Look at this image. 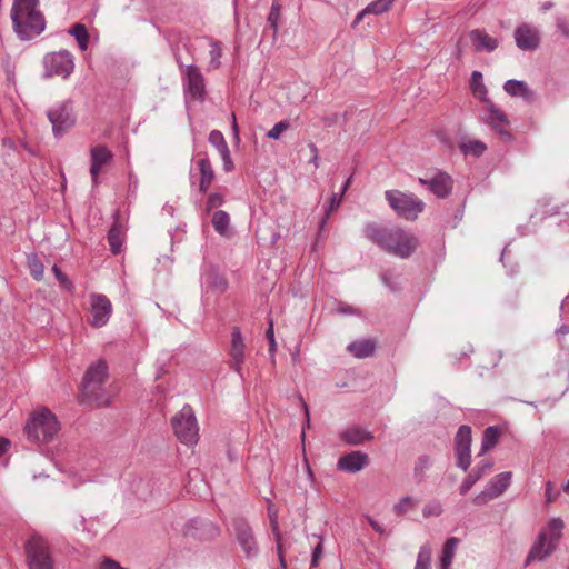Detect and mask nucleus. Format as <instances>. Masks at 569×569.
<instances>
[{
    "label": "nucleus",
    "instance_id": "nucleus-1",
    "mask_svg": "<svg viewBox=\"0 0 569 569\" xmlns=\"http://www.w3.org/2000/svg\"><path fill=\"white\" fill-rule=\"evenodd\" d=\"M363 233L379 248L401 259L409 258L419 246L418 238L400 227H385L370 222L365 227Z\"/></svg>",
    "mask_w": 569,
    "mask_h": 569
},
{
    "label": "nucleus",
    "instance_id": "nucleus-2",
    "mask_svg": "<svg viewBox=\"0 0 569 569\" xmlns=\"http://www.w3.org/2000/svg\"><path fill=\"white\" fill-rule=\"evenodd\" d=\"M38 7L39 0H13L10 18L21 40H29L44 31L46 20Z\"/></svg>",
    "mask_w": 569,
    "mask_h": 569
},
{
    "label": "nucleus",
    "instance_id": "nucleus-3",
    "mask_svg": "<svg viewBox=\"0 0 569 569\" xmlns=\"http://www.w3.org/2000/svg\"><path fill=\"white\" fill-rule=\"evenodd\" d=\"M108 378V366L100 359L91 365L82 382V395L98 407H107L111 403V393L106 390L104 383Z\"/></svg>",
    "mask_w": 569,
    "mask_h": 569
},
{
    "label": "nucleus",
    "instance_id": "nucleus-4",
    "mask_svg": "<svg viewBox=\"0 0 569 569\" xmlns=\"http://www.w3.org/2000/svg\"><path fill=\"white\" fill-rule=\"evenodd\" d=\"M563 527L565 523L560 518L550 519L547 526L539 532L525 565L528 566L533 560L542 561L547 559L557 549L558 542L562 537Z\"/></svg>",
    "mask_w": 569,
    "mask_h": 569
},
{
    "label": "nucleus",
    "instance_id": "nucleus-5",
    "mask_svg": "<svg viewBox=\"0 0 569 569\" xmlns=\"http://www.w3.org/2000/svg\"><path fill=\"white\" fill-rule=\"evenodd\" d=\"M59 429L56 416L47 408L34 411L26 425L28 439L37 442L51 441Z\"/></svg>",
    "mask_w": 569,
    "mask_h": 569
},
{
    "label": "nucleus",
    "instance_id": "nucleus-6",
    "mask_svg": "<svg viewBox=\"0 0 569 569\" xmlns=\"http://www.w3.org/2000/svg\"><path fill=\"white\" fill-rule=\"evenodd\" d=\"M385 198L393 211L406 220H416L419 213L425 210V202L413 193L387 190Z\"/></svg>",
    "mask_w": 569,
    "mask_h": 569
},
{
    "label": "nucleus",
    "instance_id": "nucleus-7",
    "mask_svg": "<svg viewBox=\"0 0 569 569\" xmlns=\"http://www.w3.org/2000/svg\"><path fill=\"white\" fill-rule=\"evenodd\" d=\"M27 563L29 569H53V559L48 541L32 535L24 543Z\"/></svg>",
    "mask_w": 569,
    "mask_h": 569
},
{
    "label": "nucleus",
    "instance_id": "nucleus-8",
    "mask_svg": "<svg viewBox=\"0 0 569 569\" xmlns=\"http://www.w3.org/2000/svg\"><path fill=\"white\" fill-rule=\"evenodd\" d=\"M171 425L177 438L186 445H194L199 438V428L193 410L186 405L171 419Z\"/></svg>",
    "mask_w": 569,
    "mask_h": 569
},
{
    "label": "nucleus",
    "instance_id": "nucleus-9",
    "mask_svg": "<svg viewBox=\"0 0 569 569\" xmlns=\"http://www.w3.org/2000/svg\"><path fill=\"white\" fill-rule=\"evenodd\" d=\"M56 138L62 137L76 124V114L71 100L61 101L47 111Z\"/></svg>",
    "mask_w": 569,
    "mask_h": 569
},
{
    "label": "nucleus",
    "instance_id": "nucleus-10",
    "mask_svg": "<svg viewBox=\"0 0 569 569\" xmlns=\"http://www.w3.org/2000/svg\"><path fill=\"white\" fill-rule=\"evenodd\" d=\"M43 66L46 78L57 76L66 79L72 73L74 62L73 57L69 51L61 50L46 54L43 58Z\"/></svg>",
    "mask_w": 569,
    "mask_h": 569
},
{
    "label": "nucleus",
    "instance_id": "nucleus-11",
    "mask_svg": "<svg viewBox=\"0 0 569 569\" xmlns=\"http://www.w3.org/2000/svg\"><path fill=\"white\" fill-rule=\"evenodd\" d=\"M232 529L236 541L246 557L249 559L257 557L259 553V546L249 522L243 518H234L232 521Z\"/></svg>",
    "mask_w": 569,
    "mask_h": 569
},
{
    "label": "nucleus",
    "instance_id": "nucleus-12",
    "mask_svg": "<svg viewBox=\"0 0 569 569\" xmlns=\"http://www.w3.org/2000/svg\"><path fill=\"white\" fill-rule=\"evenodd\" d=\"M471 428L467 425L459 427L455 437L456 465L467 471L471 465Z\"/></svg>",
    "mask_w": 569,
    "mask_h": 569
},
{
    "label": "nucleus",
    "instance_id": "nucleus-13",
    "mask_svg": "<svg viewBox=\"0 0 569 569\" xmlns=\"http://www.w3.org/2000/svg\"><path fill=\"white\" fill-rule=\"evenodd\" d=\"M186 97L197 101H203L206 94L204 79L199 68L194 64L187 67L183 76Z\"/></svg>",
    "mask_w": 569,
    "mask_h": 569
},
{
    "label": "nucleus",
    "instance_id": "nucleus-14",
    "mask_svg": "<svg viewBox=\"0 0 569 569\" xmlns=\"http://www.w3.org/2000/svg\"><path fill=\"white\" fill-rule=\"evenodd\" d=\"M90 307L91 326L94 328L106 326L112 313L111 301L104 295L93 293L90 296Z\"/></svg>",
    "mask_w": 569,
    "mask_h": 569
},
{
    "label": "nucleus",
    "instance_id": "nucleus-15",
    "mask_svg": "<svg viewBox=\"0 0 569 569\" xmlns=\"http://www.w3.org/2000/svg\"><path fill=\"white\" fill-rule=\"evenodd\" d=\"M246 343L239 327H233L231 331V343L229 350V366L241 378L243 377L242 365L244 362Z\"/></svg>",
    "mask_w": 569,
    "mask_h": 569
},
{
    "label": "nucleus",
    "instance_id": "nucleus-16",
    "mask_svg": "<svg viewBox=\"0 0 569 569\" xmlns=\"http://www.w3.org/2000/svg\"><path fill=\"white\" fill-rule=\"evenodd\" d=\"M487 114L483 122L490 126L503 140L509 141L511 133L508 131L509 120L507 116L495 106L492 101L486 104Z\"/></svg>",
    "mask_w": 569,
    "mask_h": 569
},
{
    "label": "nucleus",
    "instance_id": "nucleus-17",
    "mask_svg": "<svg viewBox=\"0 0 569 569\" xmlns=\"http://www.w3.org/2000/svg\"><path fill=\"white\" fill-rule=\"evenodd\" d=\"M516 46L523 51H535L540 46L539 30L531 24L518 26L513 33Z\"/></svg>",
    "mask_w": 569,
    "mask_h": 569
},
{
    "label": "nucleus",
    "instance_id": "nucleus-18",
    "mask_svg": "<svg viewBox=\"0 0 569 569\" xmlns=\"http://www.w3.org/2000/svg\"><path fill=\"white\" fill-rule=\"evenodd\" d=\"M419 183L428 188L438 198H447L453 187L452 178L442 171L437 172L431 178H419Z\"/></svg>",
    "mask_w": 569,
    "mask_h": 569
},
{
    "label": "nucleus",
    "instance_id": "nucleus-19",
    "mask_svg": "<svg viewBox=\"0 0 569 569\" xmlns=\"http://www.w3.org/2000/svg\"><path fill=\"white\" fill-rule=\"evenodd\" d=\"M369 463V457L361 451H352L341 456L338 460L337 467L341 471L356 473L366 468Z\"/></svg>",
    "mask_w": 569,
    "mask_h": 569
},
{
    "label": "nucleus",
    "instance_id": "nucleus-20",
    "mask_svg": "<svg viewBox=\"0 0 569 569\" xmlns=\"http://www.w3.org/2000/svg\"><path fill=\"white\" fill-rule=\"evenodd\" d=\"M90 153H91L90 174L92 177L93 183L97 184L101 168L112 160L113 154L106 146H96V147L91 148Z\"/></svg>",
    "mask_w": 569,
    "mask_h": 569
},
{
    "label": "nucleus",
    "instance_id": "nucleus-21",
    "mask_svg": "<svg viewBox=\"0 0 569 569\" xmlns=\"http://www.w3.org/2000/svg\"><path fill=\"white\" fill-rule=\"evenodd\" d=\"M492 466L493 463L491 459L486 458L479 461L460 485V495H467L468 491L473 487V485L477 483L487 472L491 470Z\"/></svg>",
    "mask_w": 569,
    "mask_h": 569
},
{
    "label": "nucleus",
    "instance_id": "nucleus-22",
    "mask_svg": "<svg viewBox=\"0 0 569 569\" xmlns=\"http://www.w3.org/2000/svg\"><path fill=\"white\" fill-rule=\"evenodd\" d=\"M469 38L476 51L492 52L500 43L498 38L489 36L485 29L471 30L469 32Z\"/></svg>",
    "mask_w": 569,
    "mask_h": 569
},
{
    "label": "nucleus",
    "instance_id": "nucleus-23",
    "mask_svg": "<svg viewBox=\"0 0 569 569\" xmlns=\"http://www.w3.org/2000/svg\"><path fill=\"white\" fill-rule=\"evenodd\" d=\"M377 348V341L373 338H363L350 342L347 350L357 359L372 357Z\"/></svg>",
    "mask_w": 569,
    "mask_h": 569
},
{
    "label": "nucleus",
    "instance_id": "nucleus-24",
    "mask_svg": "<svg viewBox=\"0 0 569 569\" xmlns=\"http://www.w3.org/2000/svg\"><path fill=\"white\" fill-rule=\"evenodd\" d=\"M503 90L511 97L522 98L527 102H531L535 99V93L528 84L522 80L510 79L503 84Z\"/></svg>",
    "mask_w": 569,
    "mask_h": 569
},
{
    "label": "nucleus",
    "instance_id": "nucleus-25",
    "mask_svg": "<svg viewBox=\"0 0 569 569\" xmlns=\"http://www.w3.org/2000/svg\"><path fill=\"white\" fill-rule=\"evenodd\" d=\"M340 438L347 445L359 446L365 442L371 441L373 439V435L370 431L356 426L346 429L340 435Z\"/></svg>",
    "mask_w": 569,
    "mask_h": 569
},
{
    "label": "nucleus",
    "instance_id": "nucleus-26",
    "mask_svg": "<svg viewBox=\"0 0 569 569\" xmlns=\"http://www.w3.org/2000/svg\"><path fill=\"white\" fill-rule=\"evenodd\" d=\"M197 166L200 172L199 190L201 193L204 194L212 184L216 178V173L211 166L210 160L207 157L199 159L197 161Z\"/></svg>",
    "mask_w": 569,
    "mask_h": 569
},
{
    "label": "nucleus",
    "instance_id": "nucleus-27",
    "mask_svg": "<svg viewBox=\"0 0 569 569\" xmlns=\"http://www.w3.org/2000/svg\"><path fill=\"white\" fill-rule=\"evenodd\" d=\"M459 149L465 157H481L486 150L487 144L481 140L462 138L459 142Z\"/></svg>",
    "mask_w": 569,
    "mask_h": 569
},
{
    "label": "nucleus",
    "instance_id": "nucleus-28",
    "mask_svg": "<svg viewBox=\"0 0 569 569\" xmlns=\"http://www.w3.org/2000/svg\"><path fill=\"white\" fill-rule=\"evenodd\" d=\"M511 478L512 473L510 471L501 472L495 476L486 487L498 498L508 489Z\"/></svg>",
    "mask_w": 569,
    "mask_h": 569
},
{
    "label": "nucleus",
    "instance_id": "nucleus-29",
    "mask_svg": "<svg viewBox=\"0 0 569 569\" xmlns=\"http://www.w3.org/2000/svg\"><path fill=\"white\" fill-rule=\"evenodd\" d=\"M458 543H459V539L456 537H451V538L447 539V541L445 542V546L442 548V553L440 557V569H450Z\"/></svg>",
    "mask_w": 569,
    "mask_h": 569
},
{
    "label": "nucleus",
    "instance_id": "nucleus-30",
    "mask_svg": "<svg viewBox=\"0 0 569 569\" xmlns=\"http://www.w3.org/2000/svg\"><path fill=\"white\" fill-rule=\"evenodd\" d=\"M432 465L433 460L428 455H421L417 458L413 468V478L418 483L425 480V478L427 477V472L430 470Z\"/></svg>",
    "mask_w": 569,
    "mask_h": 569
},
{
    "label": "nucleus",
    "instance_id": "nucleus-31",
    "mask_svg": "<svg viewBox=\"0 0 569 569\" xmlns=\"http://www.w3.org/2000/svg\"><path fill=\"white\" fill-rule=\"evenodd\" d=\"M470 89L473 92L475 96H478L479 99L487 104L490 102L488 99V90L487 87L483 83L482 73L480 71H473L471 73L470 79Z\"/></svg>",
    "mask_w": 569,
    "mask_h": 569
},
{
    "label": "nucleus",
    "instance_id": "nucleus-32",
    "mask_svg": "<svg viewBox=\"0 0 569 569\" xmlns=\"http://www.w3.org/2000/svg\"><path fill=\"white\" fill-rule=\"evenodd\" d=\"M108 242L110 246V250L113 254H118L121 252L122 242H123V232L121 226L116 222L112 224L108 232Z\"/></svg>",
    "mask_w": 569,
    "mask_h": 569
},
{
    "label": "nucleus",
    "instance_id": "nucleus-33",
    "mask_svg": "<svg viewBox=\"0 0 569 569\" xmlns=\"http://www.w3.org/2000/svg\"><path fill=\"white\" fill-rule=\"evenodd\" d=\"M212 227L220 236H227L230 226V216L227 211L218 210L212 214Z\"/></svg>",
    "mask_w": 569,
    "mask_h": 569
},
{
    "label": "nucleus",
    "instance_id": "nucleus-34",
    "mask_svg": "<svg viewBox=\"0 0 569 569\" xmlns=\"http://www.w3.org/2000/svg\"><path fill=\"white\" fill-rule=\"evenodd\" d=\"M500 429L496 426H490L483 431L482 441H481V452L483 455L488 450L492 449L499 439Z\"/></svg>",
    "mask_w": 569,
    "mask_h": 569
},
{
    "label": "nucleus",
    "instance_id": "nucleus-35",
    "mask_svg": "<svg viewBox=\"0 0 569 569\" xmlns=\"http://www.w3.org/2000/svg\"><path fill=\"white\" fill-rule=\"evenodd\" d=\"M69 33L76 38L78 46L82 51L87 50L89 44V34L84 24H73L69 30Z\"/></svg>",
    "mask_w": 569,
    "mask_h": 569
},
{
    "label": "nucleus",
    "instance_id": "nucleus-36",
    "mask_svg": "<svg viewBox=\"0 0 569 569\" xmlns=\"http://www.w3.org/2000/svg\"><path fill=\"white\" fill-rule=\"evenodd\" d=\"M28 267L31 276L36 280H41L44 272V266L37 253L28 254L27 257Z\"/></svg>",
    "mask_w": 569,
    "mask_h": 569
},
{
    "label": "nucleus",
    "instance_id": "nucleus-37",
    "mask_svg": "<svg viewBox=\"0 0 569 569\" xmlns=\"http://www.w3.org/2000/svg\"><path fill=\"white\" fill-rule=\"evenodd\" d=\"M431 549L428 545L420 547L415 569H430Z\"/></svg>",
    "mask_w": 569,
    "mask_h": 569
},
{
    "label": "nucleus",
    "instance_id": "nucleus-38",
    "mask_svg": "<svg viewBox=\"0 0 569 569\" xmlns=\"http://www.w3.org/2000/svg\"><path fill=\"white\" fill-rule=\"evenodd\" d=\"M393 1L395 0H375L366 7V12L376 16L382 14L391 8Z\"/></svg>",
    "mask_w": 569,
    "mask_h": 569
},
{
    "label": "nucleus",
    "instance_id": "nucleus-39",
    "mask_svg": "<svg viewBox=\"0 0 569 569\" xmlns=\"http://www.w3.org/2000/svg\"><path fill=\"white\" fill-rule=\"evenodd\" d=\"M280 11H281V4L279 3L278 0H273L271 8H270L269 16H268V23H269L270 28H272V30H273V38H276L277 32H278V22L280 20Z\"/></svg>",
    "mask_w": 569,
    "mask_h": 569
},
{
    "label": "nucleus",
    "instance_id": "nucleus-40",
    "mask_svg": "<svg viewBox=\"0 0 569 569\" xmlns=\"http://www.w3.org/2000/svg\"><path fill=\"white\" fill-rule=\"evenodd\" d=\"M208 140L219 153L229 148L223 134L219 130H212L209 133Z\"/></svg>",
    "mask_w": 569,
    "mask_h": 569
},
{
    "label": "nucleus",
    "instance_id": "nucleus-41",
    "mask_svg": "<svg viewBox=\"0 0 569 569\" xmlns=\"http://www.w3.org/2000/svg\"><path fill=\"white\" fill-rule=\"evenodd\" d=\"M417 505V500L412 499L409 496H406L400 499L398 503L395 505L393 509L398 515H403L407 511L413 509Z\"/></svg>",
    "mask_w": 569,
    "mask_h": 569
},
{
    "label": "nucleus",
    "instance_id": "nucleus-42",
    "mask_svg": "<svg viewBox=\"0 0 569 569\" xmlns=\"http://www.w3.org/2000/svg\"><path fill=\"white\" fill-rule=\"evenodd\" d=\"M290 127V123L288 120H282L277 122L268 132L267 138L272 140H278L284 131H287Z\"/></svg>",
    "mask_w": 569,
    "mask_h": 569
},
{
    "label": "nucleus",
    "instance_id": "nucleus-43",
    "mask_svg": "<svg viewBox=\"0 0 569 569\" xmlns=\"http://www.w3.org/2000/svg\"><path fill=\"white\" fill-rule=\"evenodd\" d=\"M224 203V194L219 191H214L209 193L206 209L207 211H211L214 208L221 207Z\"/></svg>",
    "mask_w": 569,
    "mask_h": 569
},
{
    "label": "nucleus",
    "instance_id": "nucleus-44",
    "mask_svg": "<svg viewBox=\"0 0 569 569\" xmlns=\"http://www.w3.org/2000/svg\"><path fill=\"white\" fill-rule=\"evenodd\" d=\"M441 513H442V507L439 501H432L430 503H427L422 509V515L426 518H429L432 516L437 517V516H440Z\"/></svg>",
    "mask_w": 569,
    "mask_h": 569
},
{
    "label": "nucleus",
    "instance_id": "nucleus-45",
    "mask_svg": "<svg viewBox=\"0 0 569 569\" xmlns=\"http://www.w3.org/2000/svg\"><path fill=\"white\" fill-rule=\"evenodd\" d=\"M342 193H333L330 199H329V207H328V210L326 212V217L322 219V222L321 224H326L329 216L331 214L332 211H335L341 203L342 201Z\"/></svg>",
    "mask_w": 569,
    "mask_h": 569
},
{
    "label": "nucleus",
    "instance_id": "nucleus-46",
    "mask_svg": "<svg viewBox=\"0 0 569 569\" xmlns=\"http://www.w3.org/2000/svg\"><path fill=\"white\" fill-rule=\"evenodd\" d=\"M493 499H496L493 493L487 487H485V489L473 498V503L477 506H483Z\"/></svg>",
    "mask_w": 569,
    "mask_h": 569
},
{
    "label": "nucleus",
    "instance_id": "nucleus-47",
    "mask_svg": "<svg viewBox=\"0 0 569 569\" xmlns=\"http://www.w3.org/2000/svg\"><path fill=\"white\" fill-rule=\"evenodd\" d=\"M221 159H222V163H223V170L226 172H231L233 169H234V164H233V161L231 159V153H230V149H226V150H222V152L219 153Z\"/></svg>",
    "mask_w": 569,
    "mask_h": 569
},
{
    "label": "nucleus",
    "instance_id": "nucleus-48",
    "mask_svg": "<svg viewBox=\"0 0 569 569\" xmlns=\"http://www.w3.org/2000/svg\"><path fill=\"white\" fill-rule=\"evenodd\" d=\"M268 516L273 536H279L278 513L271 505L268 507Z\"/></svg>",
    "mask_w": 569,
    "mask_h": 569
},
{
    "label": "nucleus",
    "instance_id": "nucleus-49",
    "mask_svg": "<svg viewBox=\"0 0 569 569\" xmlns=\"http://www.w3.org/2000/svg\"><path fill=\"white\" fill-rule=\"evenodd\" d=\"M210 57H211V66L213 68H218L220 66V57H221V48L217 42L211 43L210 49Z\"/></svg>",
    "mask_w": 569,
    "mask_h": 569
},
{
    "label": "nucleus",
    "instance_id": "nucleus-50",
    "mask_svg": "<svg viewBox=\"0 0 569 569\" xmlns=\"http://www.w3.org/2000/svg\"><path fill=\"white\" fill-rule=\"evenodd\" d=\"M198 523H201V525H202V522H201V521H198V520H196V519H194V520H191V521L187 525V527H186V535H189V536H192V537H197V533H196V532H193V531H192V529H193V528H196V526H197ZM203 526L209 527V528H210V530H211L213 533H217V532H218V529H217V528H216L211 522H206V523H203Z\"/></svg>",
    "mask_w": 569,
    "mask_h": 569
},
{
    "label": "nucleus",
    "instance_id": "nucleus-51",
    "mask_svg": "<svg viewBox=\"0 0 569 569\" xmlns=\"http://www.w3.org/2000/svg\"><path fill=\"white\" fill-rule=\"evenodd\" d=\"M337 312L343 316H357L360 313V311L357 308L345 302L338 303Z\"/></svg>",
    "mask_w": 569,
    "mask_h": 569
},
{
    "label": "nucleus",
    "instance_id": "nucleus-52",
    "mask_svg": "<svg viewBox=\"0 0 569 569\" xmlns=\"http://www.w3.org/2000/svg\"><path fill=\"white\" fill-rule=\"evenodd\" d=\"M52 271L56 276V278L58 279V281L68 290H70L72 288V283L71 281L62 273V271L57 267V266H53L52 267Z\"/></svg>",
    "mask_w": 569,
    "mask_h": 569
},
{
    "label": "nucleus",
    "instance_id": "nucleus-53",
    "mask_svg": "<svg viewBox=\"0 0 569 569\" xmlns=\"http://www.w3.org/2000/svg\"><path fill=\"white\" fill-rule=\"evenodd\" d=\"M322 553H323V550H322V543L319 542L312 550V556H311V567L312 568H316L319 566V560L320 558L322 557Z\"/></svg>",
    "mask_w": 569,
    "mask_h": 569
},
{
    "label": "nucleus",
    "instance_id": "nucleus-54",
    "mask_svg": "<svg viewBox=\"0 0 569 569\" xmlns=\"http://www.w3.org/2000/svg\"><path fill=\"white\" fill-rule=\"evenodd\" d=\"M308 147L312 153V157L309 162L312 163L315 166V168H319L320 158H319V150H318L317 146L315 143L310 142L308 144Z\"/></svg>",
    "mask_w": 569,
    "mask_h": 569
},
{
    "label": "nucleus",
    "instance_id": "nucleus-55",
    "mask_svg": "<svg viewBox=\"0 0 569 569\" xmlns=\"http://www.w3.org/2000/svg\"><path fill=\"white\" fill-rule=\"evenodd\" d=\"M99 569H126V568H122L117 561H114L110 558H104V560L101 562Z\"/></svg>",
    "mask_w": 569,
    "mask_h": 569
},
{
    "label": "nucleus",
    "instance_id": "nucleus-56",
    "mask_svg": "<svg viewBox=\"0 0 569 569\" xmlns=\"http://www.w3.org/2000/svg\"><path fill=\"white\" fill-rule=\"evenodd\" d=\"M274 540L277 542V553H278V557L284 556V548H283V545H282V538H281V533L280 532H279V536H274Z\"/></svg>",
    "mask_w": 569,
    "mask_h": 569
},
{
    "label": "nucleus",
    "instance_id": "nucleus-57",
    "mask_svg": "<svg viewBox=\"0 0 569 569\" xmlns=\"http://www.w3.org/2000/svg\"><path fill=\"white\" fill-rule=\"evenodd\" d=\"M369 525L376 532H378L380 535H385L386 531H385L383 527L375 519L369 518Z\"/></svg>",
    "mask_w": 569,
    "mask_h": 569
},
{
    "label": "nucleus",
    "instance_id": "nucleus-58",
    "mask_svg": "<svg viewBox=\"0 0 569 569\" xmlns=\"http://www.w3.org/2000/svg\"><path fill=\"white\" fill-rule=\"evenodd\" d=\"M367 14H369V13H368V12H366V8H365V9H362V10H361L357 16H356V18H355V20H353V22H352L351 27H352V28H356V27L360 23V21H361V20H362Z\"/></svg>",
    "mask_w": 569,
    "mask_h": 569
},
{
    "label": "nucleus",
    "instance_id": "nucleus-59",
    "mask_svg": "<svg viewBox=\"0 0 569 569\" xmlns=\"http://www.w3.org/2000/svg\"><path fill=\"white\" fill-rule=\"evenodd\" d=\"M10 441L6 438H0V456H2L9 448Z\"/></svg>",
    "mask_w": 569,
    "mask_h": 569
},
{
    "label": "nucleus",
    "instance_id": "nucleus-60",
    "mask_svg": "<svg viewBox=\"0 0 569 569\" xmlns=\"http://www.w3.org/2000/svg\"><path fill=\"white\" fill-rule=\"evenodd\" d=\"M391 272L390 271H383L381 273V280L382 282L388 286V287H391V283H390V279H391Z\"/></svg>",
    "mask_w": 569,
    "mask_h": 569
},
{
    "label": "nucleus",
    "instance_id": "nucleus-61",
    "mask_svg": "<svg viewBox=\"0 0 569 569\" xmlns=\"http://www.w3.org/2000/svg\"><path fill=\"white\" fill-rule=\"evenodd\" d=\"M266 335H267L268 340H274L272 321L269 322V328H268Z\"/></svg>",
    "mask_w": 569,
    "mask_h": 569
},
{
    "label": "nucleus",
    "instance_id": "nucleus-62",
    "mask_svg": "<svg viewBox=\"0 0 569 569\" xmlns=\"http://www.w3.org/2000/svg\"><path fill=\"white\" fill-rule=\"evenodd\" d=\"M568 332H569V327H568V326H566V325L561 326L560 328H558V329L556 330V333H557L558 336H563V335H567Z\"/></svg>",
    "mask_w": 569,
    "mask_h": 569
},
{
    "label": "nucleus",
    "instance_id": "nucleus-63",
    "mask_svg": "<svg viewBox=\"0 0 569 569\" xmlns=\"http://www.w3.org/2000/svg\"><path fill=\"white\" fill-rule=\"evenodd\" d=\"M546 499H547L548 502L552 501V497H551V482L547 483V487H546Z\"/></svg>",
    "mask_w": 569,
    "mask_h": 569
},
{
    "label": "nucleus",
    "instance_id": "nucleus-64",
    "mask_svg": "<svg viewBox=\"0 0 569 569\" xmlns=\"http://www.w3.org/2000/svg\"><path fill=\"white\" fill-rule=\"evenodd\" d=\"M351 180H352V177H349L346 182L343 183L342 188H341V192L342 196L345 194V192L347 191V189L349 188L350 183H351Z\"/></svg>",
    "mask_w": 569,
    "mask_h": 569
}]
</instances>
